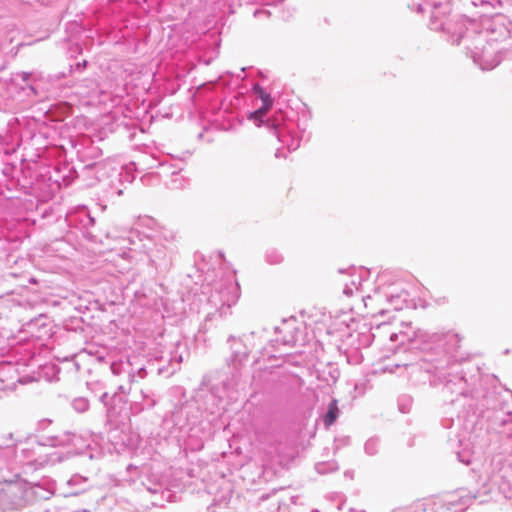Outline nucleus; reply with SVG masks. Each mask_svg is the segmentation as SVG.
<instances>
[{"mask_svg":"<svg viewBox=\"0 0 512 512\" xmlns=\"http://www.w3.org/2000/svg\"><path fill=\"white\" fill-rule=\"evenodd\" d=\"M407 337L412 349H419L422 356L416 362L403 363L410 378L414 382H426L430 375L439 380H444V390L451 394H456L457 398L452 399L455 403L460 399L464 400L463 405H467L469 410L482 413L490 407L489 391L483 385V378L478 368H474V373L467 377L464 370L448 373L446 377L444 371L449 367L450 359L448 352L458 346L460 339L455 333H430L423 329L413 331Z\"/></svg>","mask_w":512,"mask_h":512,"instance_id":"1","label":"nucleus"},{"mask_svg":"<svg viewBox=\"0 0 512 512\" xmlns=\"http://www.w3.org/2000/svg\"><path fill=\"white\" fill-rule=\"evenodd\" d=\"M185 355H188L186 343L177 340L168 352L159 357L148 358L144 355L131 354L124 359L113 361L110 369L114 375L126 378L127 384H120L118 390L128 394L133 383L149 375L172 376L180 369Z\"/></svg>","mask_w":512,"mask_h":512,"instance_id":"2","label":"nucleus"},{"mask_svg":"<svg viewBox=\"0 0 512 512\" xmlns=\"http://www.w3.org/2000/svg\"><path fill=\"white\" fill-rule=\"evenodd\" d=\"M123 242L125 243L123 247L128 248V251L121 254L123 258L131 261L136 253L143 252L149 259V265L158 272H166L172 265L171 252L168 248L150 237H141L139 233L131 231L126 238H123Z\"/></svg>","mask_w":512,"mask_h":512,"instance_id":"3","label":"nucleus"},{"mask_svg":"<svg viewBox=\"0 0 512 512\" xmlns=\"http://www.w3.org/2000/svg\"><path fill=\"white\" fill-rule=\"evenodd\" d=\"M478 494L473 496L465 493V490L461 489L457 495H448L445 499L432 498L426 499L425 501L416 504L413 508L415 512H461L465 511L473 499H477Z\"/></svg>","mask_w":512,"mask_h":512,"instance_id":"4","label":"nucleus"},{"mask_svg":"<svg viewBox=\"0 0 512 512\" xmlns=\"http://www.w3.org/2000/svg\"><path fill=\"white\" fill-rule=\"evenodd\" d=\"M66 222L69 226L79 229L83 236L93 243L104 244L109 238L108 233H102L95 227V219L90 215L86 207H81L66 215Z\"/></svg>","mask_w":512,"mask_h":512,"instance_id":"5","label":"nucleus"},{"mask_svg":"<svg viewBox=\"0 0 512 512\" xmlns=\"http://www.w3.org/2000/svg\"><path fill=\"white\" fill-rule=\"evenodd\" d=\"M452 10L450 0H423L418 4L417 12L423 13L430 11L431 17L429 27L435 31L450 32V22L447 17Z\"/></svg>","mask_w":512,"mask_h":512,"instance_id":"6","label":"nucleus"},{"mask_svg":"<svg viewBox=\"0 0 512 512\" xmlns=\"http://www.w3.org/2000/svg\"><path fill=\"white\" fill-rule=\"evenodd\" d=\"M202 416L200 403L195 399L175 407L170 421L180 431H191L195 425L201 422Z\"/></svg>","mask_w":512,"mask_h":512,"instance_id":"7","label":"nucleus"},{"mask_svg":"<svg viewBox=\"0 0 512 512\" xmlns=\"http://www.w3.org/2000/svg\"><path fill=\"white\" fill-rule=\"evenodd\" d=\"M239 295V284L231 276L229 280L221 284L220 288L211 295L210 302L215 305L217 302H220L221 305L216 309L215 313H210L208 317L211 319L218 314L222 318L230 314V309L238 301Z\"/></svg>","mask_w":512,"mask_h":512,"instance_id":"8","label":"nucleus"},{"mask_svg":"<svg viewBox=\"0 0 512 512\" xmlns=\"http://www.w3.org/2000/svg\"><path fill=\"white\" fill-rule=\"evenodd\" d=\"M126 395L118 390L110 398L111 403L106 411V425L109 430L120 429L130 419L132 412L130 407H127Z\"/></svg>","mask_w":512,"mask_h":512,"instance_id":"9","label":"nucleus"},{"mask_svg":"<svg viewBox=\"0 0 512 512\" xmlns=\"http://www.w3.org/2000/svg\"><path fill=\"white\" fill-rule=\"evenodd\" d=\"M227 343L231 350V355L226 359V364L232 369L233 377H238L240 369L248 360L250 349L242 337L230 335Z\"/></svg>","mask_w":512,"mask_h":512,"instance_id":"10","label":"nucleus"},{"mask_svg":"<svg viewBox=\"0 0 512 512\" xmlns=\"http://www.w3.org/2000/svg\"><path fill=\"white\" fill-rule=\"evenodd\" d=\"M275 333L283 334L281 337L271 340L272 343H281L287 346H293L298 341V334L300 330L296 327V319L291 317L290 319H284L281 326L274 328Z\"/></svg>","mask_w":512,"mask_h":512,"instance_id":"11","label":"nucleus"},{"mask_svg":"<svg viewBox=\"0 0 512 512\" xmlns=\"http://www.w3.org/2000/svg\"><path fill=\"white\" fill-rule=\"evenodd\" d=\"M141 401L135 400L130 405L132 414H139L143 410L152 409L159 400V395L152 389H142L140 391Z\"/></svg>","mask_w":512,"mask_h":512,"instance_id":"12","label":"nucleus"},{"mask_svg":"<svg viewBox=\"0 0 512 512\" xmlns=\"http://www.w3.org/2000/svg\"><path fill=\"white\" fill-rule=\"evenodd\" d=\"M254 94L262 101V105L250 114V119L259 120L271 109L273 99L259 84L253 86Z\"/></svg>","mask_w":512,"mask_h":512,"instance_id":"13","label":"nucleus"},{"mask_svg":"<svg viewBox=\"0 0 512 512\" xmlns=\"http://www.w3.org/2000/svg\"><path fill=\"white\" fill-rule=\"evenodd\" d=\"M364 274H368L367 270H361L359 274H356L354 267L349 269V275L351 277L350 282L344 284L343 293L346 296H352L355 290H359L362 281L364 280Z\"/></svg>","mask_w":512,"mask_h":512,"instance_id":"14","label":"nucleus"},{"mask_svg":"<svg viewBox=\"0 0 512 512\" xmlns=\"http://www.w3.org/2000/svg\"><path fill=\"white\" fill-rule=\"evenodd\" d=\"M340 415V410L338 407V401L336 399H331L327 405L325 412L321 414V419L326 428L332 426Z\"/></svg>","mask_w":512,"mask_h":512,"instance_id":"15","label":"nucleus"},{"mask_svg":"<svg viewBox=\"0 0 512 512\" xmlns=\"http://www.w3.org/2000/svg\"><path fill=\"white\" fill-rule=\"evenodd\" d=\"M76 438L75 434L70 432H64L58 435H53L47 438L50 446H69L74 443V439Z\"/></svg>","mask_w":512,"mask_h":512,"instance_id":"16","label":"nucleus"},{"mask_svg":"<svg viewBox=\"0 0 512 512\" xmlns=\"http://www.w3.org/2000/svg\"><path fill=\"white\" fill-rule=\"evenodd\" d=\"M489 482L490 487L485 490V493L490 491L492 487L497 486L506 498H512V488L505 482L504 476L492 475L489 477Z\"/></svg>","mask_w":512,"mask_h":512,"instance_id":"17","label":"nucleus"},{"mask_svg":"<svg viewBox=\"0 0 512 512\" xmlns=\"http://www.w3.org/2000/svg\"><path fill=\"white\" fill-rule=\"evenodd\" d=\"M408 296V293L403 290L399 293L391 292L386 295L387 301L395 310H401L406 306Z\"/></svg>","mask_w":512,"mask_h":512,"instance_id":"18","label":"nucleus"},{"mask_svg":"<svg viewBox=\"0 0 512 512\" xmlns=\"http://www.w3.org/2000/svg\"><path fill=\"white\" fill-rule=\"evenodd\" d=\"M380 439L378 437L369 438L364 444V451L368 456H374L379 452Z\"/></svg>","mask_w":512,"mask_h":512,"instance_id":"19","label":"nucleus"},{"mask_svg":"<svg viewBox=\"0 0 512 512\" xmlns=\"http://www.w3.org/2000/svg\"><path fill=\"white\" fill-rule=\"evenodd\" d=\"M265 259L268 264L276 265L283 261V255L275 248H270L266 251Z\"/></svg>","mask_w":512,"mask_h":512,"instance_id":"20","label":"nucleus"},{"mask_svg":"<svg viewBox=\"0 0 512 512\" xmlns=\"http://www.w3.org/2000/svg\"><path fill=\"white\" fill-rule=\"evenodd\" d=\"M72 408L78 413H84L89 409V401L84 397H77L71 402Z\"/></svg>","mask_w":512,"mask_h":512,"instance_id":"21","label":"nucleus"},{"mask_svg":"<svg viewBox=\"0 0 512 512\" xmlns=\"http://www.w3.org/2000/svg\"><path fill=\"white\" fill-rule=\"evenodd\" d=\"M412 398L408 395H402L398 399V408L402 413H408L411 409Z\"/></svg>","mask_w":512,"mask_h":512,"instance_id":"22","label":"nucleus"},{"mask_svg":"<svg viewBox=\"0 0 512 512\" xmlns=\"http://www.w3.org/2000/svg\"><path fill=\"white\" fill-rule=\"evenodd\" d=\"M474 62L476 64H478L479 67L481 68V70H483V71L492 70L495 67H497L500 63L499 60H496V59H491L490 61L485 60L483 62H478L476 57H474Z\"/></svg>","mask_w":512,"mask_h":512,"instance_id":"23","label":"nucleus"},{"mask_svg":"<svg viewBox=\"0 0 512 512\" xmlns=\"http://www.w3.org/2000/svg\"><path fill=\"white\" fill-rule=\"evenodd\" d=\"M337 466L334 463H318L316 464V470L320 474L327 473L328 471L336 470Z\"/></svg>","mask_w":512,"mask_h":512,"instance_id":"24","label":"nucleus"},{"mask_svg":"<svg viewBox=\"0 0 512 512\" xmlns=\"http://www.w3.org/2000/svg\"><path fill=\"white\" fill-rule=\"evenodd\" d=\"M11 371H15V367L12 363H0V375L10 373Z\"/></svg>","mask_w":512,"mask_h":512,"instance_id":"25","label":"nucleus"},{"mask_svg":"<svg viewBox=\"0 0 512 512\" xmlns=\"http://www.w3.org/2000/svg\"><path fill=\"white\" fill-rule=\"evenodd\" d=\"M102 155V150L97 146H91L88 148V156L91 158H98Z\"/></svg>","mask_w":512,"mask_h":512,"instance_id":"26","label":"nucleus"},{"mask_svg":"<svg viewBox=\"0 0 512 512\" xmlns=\"http://www.w3.org/2000/svg\"><path fill=\"white\" fill-rule=\"evenodd\" d=\"M461 38H462V29H460L459 31L454 32L452 34V36H451L450 41L452 42V44L459 45L460 41H461Z\"/></svg>","mask_w":512,"mask_h":512,"instance_id":"27","label":"nucleus"},{"mask_svg":"<svg viewBox=\"0 0 512 512\" xmlns=\"http://www.w3.org/2000/svg\"><path fill=\"white\" fill-rule=\"evenodd\" d=\"M110 398L111 396H109L107 392L103 393L99 398L100 402L105 406L106 410L111 403Z\"/></svg>","mask_w":512,"mask_h":512,"instance_id":"28","label":"nucleus"},{"mask_svg":"<svg viewBox=\"0 0 512 512\" xmlns=\"http://www.w3.org/2000/svg\"><path fill=\"white\" fill-rule=\"evenodd\" d=\"M86 478L82 477V476H79V475H75L73 476L69 481H68V484L70 485H74V484H78L80 482H86Z\"/></svg>","mask_w":512,"mask_h":512,"instance_id":"29","label":"nucleus"},{"mask_svg":"<svg viewBox=\"0 0 512 512\" xmlns=\"http://www.w3.org/2000/svg\"><path fill=\"white\" fill-rule=\"evenodd\" d=\"M274 130H275V134H276L277 138L279 139V141L285 143V140L283 139V137H284L283 129H281L278 125H275Z\"/></svg>","mask_w":512,"mask_h":512,"instance_id":"30","label":"nucleus"},{"mask_svg":"<svg viewBox=\"0 0 512 512\" xmlns=\"http://www.w3.org/2000/svg\"><path fill=\"white\" fill-rule=\"evenodd\" d=\"M15 33H16V29L15 28L9 29L8 32H7V36H6L5 41L7 43H12L13 40H14V34Z\"/></svg>","mask_w":512,"mask_h":512,"instance_id":"31","label":"nucleus"},{"mask_svg":"<svg viewBox=\"0 0 512 512\" xmlns=\"http://www.w3.org/2000/svg\"><path fill=\"white\" fill-rule=\"evenodd\" d=\"M299 147V142L295 141L293 138L291 139V143L287 142V148L288 150H296Z\"/></svg>","mask_w":512,"mask_h":512,"instance_id":"32","label":"nucleus"},{"mask_svg":"<svg viewBox=\"0 0 512 512\" xmlns=\"http://www.w3.org/2000/svg\"><path fill=\"white\" fill-rule=\"evenodd\" d=\"M18 76H20L23 81H27L30 78L31 73H29V72H21V73L18 74Z\"/></svg>","mask_w":512,"mask_h":512,"instance_id":"33","label":"nucleus"},{"mask_svg":"<svg viewBox=\"0 0 512 512\" xmlns=\"http://www.w3.org/2000/svg\"><path fill=\"white\" fill-rule=\"evenodd\" d=\"M86 66V61H83L82 63H77L76 64V69H80L82 67H85Z\"/></svg>","mask_w":512,"mask_h":512,"instance_id":"34","label":"nucleus"},{"mask_svg":"<svg viewBox=\"0 0 512 512\" xmlns=\"http://www.w3.org/2000/svg\"><path fill=\"white\" fill-rule=\"evenodd\" d=\"M205 398H206V399H209V400H212V401H214V400H215V396H214L213 394H211V393L207 394V395L205 396Z\"/></svg>","mask_w":512,"mask_h":512,"instance_id":"35","label":"nucleus"},{"mask_svg":"<svg viewBox=\"0 0 512 512\" xmlns=\"http://www.w3.org/2000/svg\"><path fill=\"white\" fill-rule=\"evenodd\" d=\"M348 512H366V511L351 508V509H349Z\"/></svg>","mask_w":512,"mask_h":512,"instance_id":"36","label":"nucleus"},{"mask_svg":"<svg viewBox=\"0 0 512 512\" xmlns=\"http://www.w3.org/2000/svg\"><path fill=\"white\" fill-rule=\"evenodd\" d=\"M396 338H397V334H392V335L390 336V339H391L392 341H394Z\"/></svg>","mask_w":512,"mask_h":512,"instance_id":"37","label":"nucleus"},{"mask_svg":"<svg viewBox=\"0 0 512 512\" xmlns=\"http://www.w3.org/2000/svg\"><path fill=\"white\" fill-rule=\"evenodd\" d=\"M292 380H293V381H295V382H298L300 379H299V378H297V377H295V376H293V377H292Z\"/></svg>","mask_w":512,"mask_h":512,"instance_id":"38","label":"nucleus"},{"mask_svg":"<svg viewBox=\"0 0 512 512\" xmlns=\"http://www.w3.org/2000/svg\"><path fill=\"white\" fill-rule=\"evenodd\" d=\"M2 48H3V45H2V43H1V44H0V51L2 50Z\"/></svg>","mask_w":512,"mask_h":512,"instance_id":"39","label":"nucleus"}]
</instances>
